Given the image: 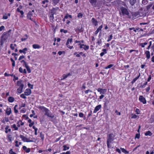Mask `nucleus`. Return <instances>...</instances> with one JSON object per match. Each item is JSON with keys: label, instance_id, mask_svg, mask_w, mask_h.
<instances>
[{"label": "nucleus", "instance_id": "obj_1", "mask_svg": "<svg viewBox=\"0 0 154 154\" xmlns=\"http://www.w3.org/2000/svg\"><path fill=\"white\" fill-rule=\"evenodd\" d=\"M11 30H10L8 32H4L2 35L0 41V45L3 47L4 43L6 42V40L8 37V33L10 32Z\"/></svg>", "mask_w": 154, "mask_h": 154}, {"label": "nucleus", "instance_id": "obj_2", "mask_svg": "<svg viewBox=\"0 0 154 154\" xmlns=\"http://www.w3.org/2000/svg\"><path fill=\"white\" fill-rule=\"evenodd\" d=\"M115 136L113 134H109L107 137V145L108 148H110L111 146L110 143L114 140Z\"/></svg>", "mask_w": 154, "mask_h": 154}, {"label": "nucleus", "instance_id": "obj_3", "mask_svg": "<svg viewBox=\"0 0 154 154\" xmlns=\"http://www.w3.org/2000/svg\"><path fill=\"white\" fill-rule=\"evenodd\" d=\"M17 85L19 87V88L17 89V91L19 93H21L24 87L23 81L20 80L17 81Z\"/></svg>", "mask_w": 154, "mask_h": 154}, {"label": "nucleus", "instance_id": "obj_4", "mask_svg": "<svg viewBox=\"0 0 154 154\" xmlns=\"http://www.w3.org/2000/svg\"><path fill=\"white\" fill-rule=\"evenodd\" d=\"M120 10L123 15H126L127 16L129 15V13L128 11L125 7H121L120 8Z\"/></svg>", "mask_w": 154, "mask_h": 154}, {"label": "nucleus", "instance_id": "obj_5", "mask_svg": "<svg viewBox=\"0 0 154 154\" xmlns=\"http://www.w3.org/2000/svg\"><path fill=\"white\" fill-rule=\"evenodd\" d=\"M45 115L47 116L48 117L53 118L54 117V115L50 112L48 109L45 112Z\"/></svg>", "mask_w": 154, "mask_h": 154}, {"label": "nucleus", "instance_id": "obj_6", "mask_svg": "<svg viewBox=\"0 0 154 154\" xmlns=\"http://www.w3.org/2000/svg\"><path fill=\"white\" fill-rule=\"evenodd\" d=\"M20 137L24 142H33V141L32 140H29L27 138H26V137L22 135H20Z\"/></svg>", "mask_w": 154, "mask_h": 154}, {"label": "nucleus", "instance_id": "obj_7", "mask_svg": "<svg viewBox=\"0 0 154 154\" xmlns=\"http://www.w3.org/2000/svg\"><path fill=\"white\" fill-rule=\"evenodd\" d=\"M97 91L98 92H100V94H104L106 92L107 90L106 89L98 88L97 89Z\"/></svg>", "mask_w": 154, "mask_h": 154}, {"label": "nucleus", "instance_id": "obj_8", "mask_svg": "<svg viewBox=\"0 0 154 154\" xmlns=\"http://www.w3.org/2000/svg\"><path fill=\"white\" fill-rule=\"evenodd\" d=\"M140 101L143 104H145L146 103V100L143 96H140L139 98Z\"/></svg>", "mask_w": 154, "mask_h": 154}, {"label": "nucleus", "instance_id": "obj_9", "mask_svg": "<svg viewBox=\"0 0 154 154\" xmlns=\"http://www.w3.org/2000/svg\"><path fill=\"white\" fill-rule=\"evenodd\" d=\"M49 1L48 0H44L42 2V6L44 8H46L48 7L49 3Z\"/></svg>", "mask_w": 154, "mask_h": 154}, {"label": "nucleus", "instance_id": "obj_10", "mask_svg": "<svg viewBox=\"0 0 154 154\" xmlns=\"http://www.w3.org/2000/svg\"><path fill=\"white\" fill-rule=\"evenodd\" d=\"M5 113L8 116H9L11 114L12 110L11 108L8 106L5 110Z\"/></svg>", "mask_w": 154, "mask_h": 154}, {"label": "nucleus", "instance_id": "obj_11", "mask_svg": "<svg viewBox=\"0 0 154 154\" xmlns=\"http://www.w3.org/2000/svg\"><path fill=\"white\" fill-rule=\"evenodd\" d=\"M31 91L30 89L28 88L25 91L24 94L25 95L28 96L30 94Z\"/></svg>", "mask_w": 154, "mask_h": 154}, {"label": "nucleus", "instance_id": "obj_12", "mask_svg": "<svg viewBox=\"0 0 154 154\" xmlns=\"http://www.w3.org/2000/svg\"><path fill=\"white\" fill-rule=\"evenodd\" d=\"M91 22L92 24L95 26H97L98 25V22L94 18H92Z\"/></svg>", "mask_w": 154, "mask_h": 154}, {"label": "nucleus", "instance_id": "obj_13", "mask_svg": "<svg viewBox=\"0 0 154 154\" xmlns=\"http://www.w3.org/2000/svg\"><path fill=\"white\" fill-rule=\"evenodd\" d=\"M103 25H101L97 29L96 31L95 32V34L97 35L99 31H100V33H101V29L103 28Z\"/></svg>", "mask_w": 154, "mask_h": 154}, {"label": "nucleus", "instance_id": "obj_14", "mask_svg": "<svg viewBox=\"0 0 154 154\" xmlns=\"http://www.w3.org/2000/svg\"><path fill=\"white\" fill-rule=\"evenodd\" d=\"M101 107V105L100 104L97 106L94 111V113H96L97 111H98Z\"/></svg>", "mask_w": 154, "mask_h": 154}, {"label": "nucleus", "instance_id": "obj_15", "mask_svg": "<svg viewBox=\"0 0 154 154\" xmlns=\"http://www.w3.org/2000/svg\"><path fill=\"white\" fill-rule=\"evenodd\" d=\"M9 126L8 125H6L5 128V132L7 134L8 132H10L11 131V128H9Z\"/></svg>", "mask_w": 154, "mask_h": 154}, {"label": "nucleus", "instance_id": "obj_16", "mask_svg": "<svg viewBox=\"0 0 154 154\" xmlns=\"http://www.w3.org/2000/svg\"><path fill=\"white\" fill-rule=\"evenodd\" d=\"M145 54L146 55V57L147 59H148L150 58V52L148 51H146L145 52Z\"/></svg>", "mask_w": 154, "mask_h": 154}, {"label": "nucleus", "instance_id": "obj_17", "mask_svg": "<svg viewBox=\"0 0 154 154\" xmlns=\"http://www.w3.org/2000/svg\"><path fill=\"white\" fill-rule=\"evenodd\" d=\"M23 149L27 153L29 152L30 151V149L29 148H27L25 146L23 147Z\"/></svg>", "mask_w": 154, "mask_h": 154}, {"label": "nucleus", "instance_id": "obj_18", "mask_svg": "<svg viewBox=\"0 0 154 154\" xmlns=\"http://www.w3.org/2000/svg\"><path fill=\"white\" fill-rule=\"evenodd\" d=\"M132 16H133V17L134 18H136L139 17V14L138 12L132 13Z\"/></svg>", "mask_w": 154, "mask_h": 154}, {"label": "nucleus", "instance_id": "obj_19", "mask_svg": "<svg viewBox=\"0 0 154 154\" xmlns=\"http://www.w3.org/2000/svg\"><path fill=\"white\" fill-rule=\"evenodd\" d=\"M138 13L139 14V17H144L146 15V14L144 12L139 11V12H138Z\"/></svg>", "mask_w": 154, "mask_h": 154}, {"label": "nucleus", "instance_id": "obj_20", "mask_svg": "<svg viewBox=\"0 0 154 154\" xmlns=\"http://www.w3.org/2000/svg\"><path fill=\"white\" fill-rule=\"evenodd\" d=\"M7 139H8V141L10 142H11L12 141V136L10 134H7L6 136Z\"/></svg>", "mask_w": 154, "mask_h": 154}, {"label": "nucleus", "instance_id": "obj_21", "mask_svg": "<svg viewBox=\"0 0 154 154\" xmlns=\"http://www.w3.org/2000/svg\"><path fill=\"white\" fill-rule=\"evenodd\" d=\"M27 48H25L23 50H20L19 51L20 53H23L24 54H25L26 53V51H27Z\"/></svg>", "mask_w": 154, "mask_h": 154}, {"label": "nucleus", "instance_id": "obj_22", "mask_svg": "<svg viewBox=\"0 0 154 154\" xmlns=\"http://www.w3.org/2000/svg\"><path fill=\"white\" fill-rule=\"evenodd\" d=\"M38 108L41 110L43 112H45V111L47 110L48 109L47 108H46V107H45L43 106H40L38 107Z\"/></svg>", "mask_w": 154, "mask_h": 154}, {"label": "nucleus", "instance_id": "obj_23", "mask_svg": "<svg viewBox=\"0 0 154 154\" xmlns=\"http://www.w3.org/2000/svg\"><path fill=\"white\" fill-rule=\"evenodd\" d=\"M32 14L31 12H29L27 15V18L31 20L32 21Z\"/></svg>", "mask_w": 154, "mask_h": 154}, {"label": "nucleus", "instance_id": "obj_24", "mask_svg": "<svg viewBox=\"0 0 154 154\" xmlns=\"http://www.w3.org/2000/svg\"><path fill=\"white\" fill-rule=\"evenodd\" d=\"M8 101L10 103L13 102L14 100V98L12 97H10L8 98Z\"/></svg>", "mask_w": 154, "mask_h": 154}, {"label": "nucleus", "instance_id": "obj_25", "mask_svg": "<svg viewBox=\"0 0 154 154\" xmlns=\"http://www.w3.org/2000/svg\"><path fill=\"white\" fill-rule=\"evenodd\" d=\"M32 47L34 49H39L41 47L39 45L36 44H35L32 45Z\"/></svg>", "mask_w": 154, "mask_h": 154}, {"label": "nucleus", "instance_id": "obj_26", "mask_svg": "<svg viewBox=\"0 0 154 154\" xmlns=\"http://www.w3.org/2000/svg\"><path fill=\"white\" fill-rule=\"evenodd\" d=\"M69 75H70V73H68L67 74H64L62 76V80H64L67 78Z\"/></svg>", "mask_w": 154, "mask_h": 154}, {"label": "nucleus", "instance_id": "obj_27", "mask_svg": "<svg viewBox=\"0 0 154 154\" xmlns=\"http://www.w3.org/2000/svg\"><path fill=\"white\" fill-rule=\"evenodd\" d=\"M120 149L122 150V152L125 154H128L129 152L125 150L124 148L121 147Z\"/></svg>", "mask_w": 154, "mask_h": 154}, {"label": "nucleus", "instance_id": "obj_28", "mask_svg": "<svg viewBox=\"0 0 154 154\" xmlns=\"http://www.w3.org/2000/svg\"><path fill=\"white\" fill-rule=\"evenodd\" d=\"M152 135V133L151 131H147L146 133L145 134V136H151Z\"/></svg>", "mask_w": 154, "mask_h": 154}, {"label": "nucleus", "instance_id": "obj_29", "mask_svg": "<svg viewBox=\"0 0 154 154\" xmlns=\"http://www.w3.org/2000/svg\"><path fill=\"white\" fill-rule=\"evenodd\" d=\"M72 38H68L66 42V45H69V43H71L72 42Z\"/></svg>", "mask_w": 154, "mask_h": 154}, {"label": "nucleus", "instance_id": "obj_30", "mask_svg": "<svg viewBox=\"0 0 154 154\" xmlns=\"http://www.w3.org/2000/svg\"><path fill=\"white\" fill-rule=\"evenodd\" d=\"M130 4L132 6L136 2V0H130Z\"/></svg>", "mask_w": 154, "mask_h": 154}, {"label": "nucleus", "instance_id": "obj_31", "mask_svg": "<svg viewBox=\"0 0 154 154\" xmlns=\"http://www.w3.org/2000/svg\"><path fill=\"white\" fill-rule=\"evenodd\" d=\"M11 128L14 129L15 131H17L18 130V128L16 126V125L15 124H14L11 126Z\"/></svg>", "mask_w": 154, "mask_h": 154}, {"label": "nucleus", "instance_id": "obj_32", "mask_svg": "<svg viewBox=\"0 0 154 154\" xmlns=\"http://www.w3.org/2000/svg\"><path fill=\"white\" fill-rule=\"evenodd\" d=\"M89 2L92 5H96L97 0H89Z\"/></svg>", "mask_w": 154, "mask_h": 154}, {"label": "nucleus", "instance_id": "obj_33", "mask_svg": "<svg viewBox=\"0 0 154 154\" xmlns=\"http://www.w3.org/2000/svg\"><path fill=\"white\" fill-rule=\"evenodd\" d=\"M60 0H53V4L54 5H56L58 3Z\"/></svg>", "mask_w": 154, "mask_h": 154}, {"label": "nucleus", "instance_id": "obj_34", "mask_svg": "<svg viewBox=\"0 0 154 154\" xmlns=\"http://www.w3.org/2000/svg\"><path fill=\"white\" fill-rule=\"evenodd\" d=\"M17 105H16L14 106V112L15 113H17L18 112V110L17 109Z\"/></svg>", "mask_w": 154, "mask_h": 154}, {"label": "nucleus", "instance_id": "obj_35", "mask_svg": "<svg viewBox=\"0 0 154 154\" xmlns=\"http://www.w3.org/2000/svg\"><path fill=\"white\" fill-rule=\"evenodd\" d=\"M54 15L53 14H52L50 16V19L51 22H53L54 19Z\"/></svg>", "mask_w": 154, "mask_h": 154}, {"label": "nucleus", "instance_id": "obj_36", "mask_svg": "<svg viewBox=\"0 0 154 154\" xmlns=\"http://www.w3.org/2000/svg\"><path fill=\"white\" fill-rule=\"evenodd\" d=\"M9 119H8V118L5 117V119L3 120L2 121V122L3 123H5V122H9Z\"/></svg>", "mask_w": 154, "mask_h": 154}, {"label": "nucleus", "instance_id": "obj_37", "mask_svg": "<svg viewBox=\"0 0 154 154\" xmlns=\"http://www.w3.org/2000/svg\"><path fill=\"white\" fill-rule=\"evenodd\" d=\"M63 150H64V151H66L67 150L69 149V147H67L66 145H64L63 146Z\"/></svg>", "mask_w": 154, "mask_h": 154}, {"label": "nucleus", "instance_id": "obj_38", "mask_svg": "<svg viewBox=\"0 0 154 154\" xmlns=\"http://www.w3.org/2000/svg\"><path fill=\"white\" fill-rule=\"evenodd\" d=\"M89 47L88 46L84 45V47H83V49L85 50H88L89 49Z\"/></svg>", "mask_w": 154, "mask_h": 154}, {"label": "nucleus", "instance_id": "obj_39", "mask_svg": "<svg viewBox=\"0 0 154 154\" xmlns=\"http://www.w3.org/2000/svg\"><path fill=\"white\" fill-rule=\"evenodd\" d=\"M147 42H144L143 43H142L140 44V45L141 46L142 48H144L145 47V45H147Z\"/></svg>", "mask_w": 154, "mask_h": 154}, {"label": "nucleus", "instance_id": "obj_40", "mask_svg": "<svg viewBox=\"0 0 154 154\" xmlns=\"http://www.w3.org/2000/svg\"><path fill=\"white\" fill-rule=\"evenodd\" d=\"M142 3L143 4L146 5L147 3V0H143L142 1Z\"/></svg>", "mask_w": 154, "mask_h": 154}, {"label": "nucleus", "instance_id": "obj_41", "mask_svg": "<svg viewBox=\"0 0 154 154\" xmlns=\"http://www.w3.org/2000/svg\"><path fill=\"white\" fill-rule=\"evenodd\" d=\"M9 153L10 154H17L15 152L13 151L12 149H11L10 150Z\"/></svg>", "mask_w": 154, "mask_h": 154}, {"label": "nucleus", "instance_id": "obj_42", "mask_svg": "<svg viewBox=\"0 0 154 154\" xmlns=\"http://www.w3.org/2000/svg\"><path fill=\"white\" fill-rule=\"evenodd\" d=\"M60 32H63L64 33H66L67 32V30H64L63 29H61L60 30Z\"/></svg>", "mask_w": 154, "mask_h": 154}, {"label": "nucleus", "instance_id": "obj_43", "mask_svg": "<svg viewBox=\"0 0 154 154\" xmlns=\"http://www.w3.org/2000/svg\"><path fill=\"white\" fill-rule=\"evenodd\" d=\"M113 66V64H110L109 65L105 67V69H108L112 67Z\"/></svg>", "mask_w": 154, "mask_h": 154}, {"label": "nucleus", "instance_id": "obj_44", "mask_svg": "<svg viewBox=\"0 0 154 154\" xmlns=\"http://www.w3.org/2000/svg\"><path fill=\"white\" fill-rule=\"evenodd\" d=\"M4 75L5 76H13V74H8L7 73L5 72L4 74Z\"/></svg>", "mask_w": 154, "mask_h": 154}, {"label": "nucleus", "instance_id": "obj_45", "mask_svg": "<svg viewBox=\"0 0 154 154\" xmlns=\"http://www.w3.org/2000/svg\"><path fill=\"white\" fill-rule=\"evenodd\" d=\"M135 112L137 114H140V111L139 109H136Z\"/></svg>", "mask_w": 154, "mask_h": 154}, {"label": "nucleus", "instance_id": "obj_46", "mask_svg": "<svg viewBox=\"0 0 154 154\" xmlns=\"http://www.w3.org/2000/svg\"><path fill=\"white\" fill-rule=\"evenodd\" d=\"M140 76V73H139V75L136 77H135V78L133 80H134L135 81H136L137 79H138L139 78Z\"/></svg>", "mask_w": 154, "mask_h": 154}, {"label": "nucleus", "instance_id": "obj_47", "mask_svg": "<svg viewBox=\"0 0 154 154\" xmlns=\"http://www.w3.org/2000/svg\"><path fill=\"white\" fill-rule=\"evenodd\" d=\"M112 35H111L109 36V37L108 38V39L107 40L108 42L110 41L112 38Z\"/></svg>", "mask_w": 154, "mask_h": 154}, {"label": "nucleus", "instance_id": "obj_48", "mask_svg": "<svg viewBox=\"0 0 154 154\" xmlns=\"http://www.w3.org/2000/svg\"><path fill=\"white\" fill-rule=\"evenodd\" d=\"M28 86L31 89L33 88V85H32L31 84H30L29 83L28 84Z\"/></svg>", "mask_w": 154, "mask_h": 154}, {"label": "nucleus", "instance_id": "obj_49", "mask_svg": "<svg viewBox=\"0 0 154 154\" xmlns=\"http://www.w3.org/2000/svg\"><path fill=\"white\" fill-rule=\"evenodd\" d=\"M147 82H146L145 83H144L143 85H141V87L142 88H144L145 87L146 85H147Z\"/></svg>", "mask_w": 154, "mask_h": 154}, {"label": "nucleus", "instance_id": "obj_50", "mask_svg": "<svg viewBox=\"0 0 154 154\" xmlns=\"http://www.w3.org/2000/svg\"><path fill=\"white\" fill-rule=\"evenodd\" d=\"M25 94H21L20 95V97L23 98H24V99H26V97L25 96Z\"/></svg>", "mask_w": 154, "mask_h": 154}, {"label": "nucleus", "instance_id": "obj_51", "mask_svg": "<svg viewBox=\"0 0 154 154\" xmlns=\"http://www.w3.org/2000/svg\"><path fill=\"white\" fill-rule=\"evenodd\" d=\"M26 106V104L23 103H22L20 106V109L22 107H24Z\"/></svg>", "mask_w": 154, "mask_h": 154}, {"label": "nucleus", "instance_id": "obj_52", "mask_svg": "<svg viewBox=\"0 0 154 154\" xmlns=\"http://www.w3.org/2000/svg\"><path fill=\"white\" fill-rule=\"evenodd\" d=\"M83 16V14L81 13H79L77 17L79 18H81Z\"/></svg>", "mask_w": 154, "mask_h": 154}, {"label": "nucleus", "instance_id": "obj_53", "mask_svg": "<svg viewBox=\"0 0 154 154\" xmlns=\"http://www.w3.org/2000/svg\"><path fill=\"white\" fill-rule=\"evenodd\" d=\"M20 112L22 113H24L26 112V110L25 108H23L20 110Z\"/></svg>", "mask_w": 154, "mask_h": 154}, {"label": "nucleus", "instance_id": "obj_54", "mask_svg": "<svg viewBox=\"0 0 154 154\" xmlns=\"http://www.w3.org/2000/svg\"><path fill=\"white\" fill-rule=\"evenodd\" d=\"M40 137L42 140H43L44 138V135L43 134L42 132H41L40 133Z\"/></svg>", "mask_w": 154, "mask_h": 154}, {"label": "nucleus", "instance_id": "obj_55", "mask_svg": "<svg viewBox=\"0 0 154 154\" xmlns=\"http://www.w3.org/2000/svg\"><path fill=\"white\" fill-rule=\"evenodd\" d=\"M8 18V16L6 15H5L3 16V19L4 20L7 19Z\"/></svg>", "mask_w": 154, "mask_h": 154}, {"label": "nucleus", "instance_id": "obj_56", "mask_svg": "<svg viewBox=\"0 0 154 154\" xmlns=\"http://www.w3.org/2000/svg\"><path fill=\"white\" fill-rule=\"evenodd\" d=\"M152 5H151V4H150V5H148L146 6V8H147V10H149L150 8L152 7Z\"/></svg>", "mask_w": 154, "mask_h": 154}, {"label": "nucleus", "instance_id": "obj_57", "mask_svg": "<svg viewBox=\"0 0 154 154\" xmlns=\"http://www.w3.org/2000/svg\"><path fill=\"white\" fill-rule=\"evenodd\" d=\"M5 29V26H2L0 27V31H1L2 30H4Z\"/></svg>", "mask_w": 154, "mask_h": 154}, {"label": "nucleus", "instance_id": "obj_58", "mask_svg": "<svg viewBox=\"0 0 154 154\" xmlns=\"http://www.w3.org/2000/svg\"><path fill=\"white\" fill-rule=\"evenodd\" d=\"M19 142L17 140H16L15 141V143H16V144L15 145V146L16 147H18L19 146V145H18V143Z\"/></svg>", "mask_w": 154, "mask_h": 154}, {"label": "nucleus", "instance_id": "obj_59", "mask_svg": "<svg viewBox=\"0 0 154 154\" xmlns=\"http://www.w3.org/2000/svg\"><path fill=\"white\" fill-rule=\"evenodd\" d=\"M25 58V56L24 55H22L20 56L19 57L18 60H20L23 59Z\"/></svg>", "mask_w": 154, "mask_h": 154}, {"label": "nucleus", "instance_id": "obj_60", "mask_svg": "<svg viewBox=\"0 0 154 154\" xmlns=\"http://www.w3.org/2000/svg\"><path fill=\"white\" fill-rule=\"evenodd\" d=\"M13 76H14V79H13V80L15 81V80H17L18 79V77H16L15 75H13Z\"/></svg>", "mask_w": 154, "mask_h": 154}, {"label": "nucleus", "instance_id": "obj_61", "mask_svg": "<svg viewBox=\"0 0 154 154\" xmlns=\"http://www.w3.org/2000/svg\"><path fill=\"white\" fill-rule=\"evenodd\" d=\"M79 116L80 117H83L84 116V114L82 112L79 113Z\"/></svg>", "mask_w": 154, "mask_h": 154}, {"label": "nucleus", "instance_id": "obj_62", "mask_svg": "<svg viewBox=\"0 0 154 154\" xmlns=\"http://www.w3.org/2000/svg\"><path fill=\"white\" fill-rule=\"evenodd\" d=\"M10 48L12 50H14L15 49V47L13 44H11Z\"/></svg>", "mask_w": 154, "mask_h": 154}, {"label": "nucleus", "instance_id": "obj_63", "mask_svg": "<svg viewBox=\"0 0 154 154\" xmlns=\"http://www.w3.org/2000/svg\"><path fill=\"white\" fill-rule=\"evenodd\" d=\"M138 117V116L135 115L134 114L133 115V116L131 117V118L132 119H136Z\"/></svg>", "mask_w": 154, "mask_h": 154}, {"label": "nucleus", "instance_id": "obj_64", "mask_svg": "<svg viewBox=\"0 0 154 154\" xmlns=\"http://www.w3.org/2000/svg\"><path fill=\"white\" fill-rule=\"evenodd\" d=\"M23 69L22 67H20L19 68V71L20 72L23 73Z\"/></svg>", "mask_w": 154, "mask_h": 154}]
</instances>
